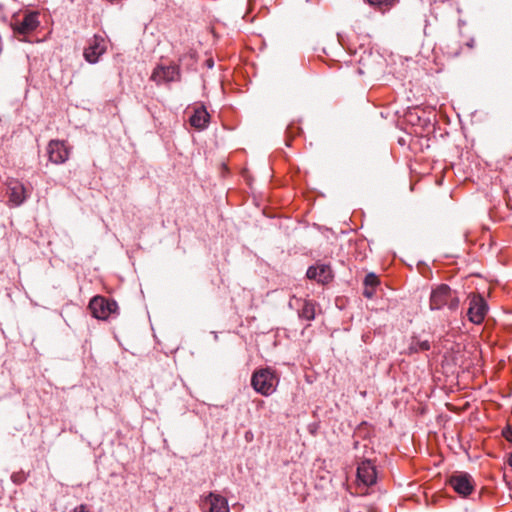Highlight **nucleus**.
<instances>
[{
    "label": "nucleus",
    "instance_id": "dca6fc26",
    "mask_svg": "<svg viewBox=\"0 0 512 512\" xmlns=\"http://www.w3.org/2000/svg\"><path fill=\"white\" fill-rule=\"evenodd\" d=\"M430 349V342L428 340H414L410 346L413 352L427 351Z\"/></svg>",
    "mask_w": 512,
    "mask_h": 512
},
{
    "label": "nucleus",
    "instance_id": "20e7f679",
    "mask_svg": "<svg viewBox=\"0 0 512 512\" xmlns=\"http://www.w3.org/2000/svg\"><path fill=\"white\" fill-rule=\"evenodd\" d=\"M488 309L486 300L480 294H472L469 297L467 316L473 324H481L488 313Z\"/></svg>",
    "mask_w": 512,
    "mask_h": 512
},
{
    "label": "nucleus",
    "instance_id": "f257e3e1",
    "mask_svg": "<svg viewBox=\"0 0 512 512\" xmlns=\"http://www.w3.org/2000/svg\"><path fill=\"white\" fill-rule=\"evenodd\" d=\"M459 297L456 291L447 284H439L432 288L429 298L430 310H441L447 308L449 311H456L459 307Z\"/></svg>",
    "mask_w": 512,
    "mask_h": 512
},
{
    "label": "nucleus",
    "instance_id": "f03ea898",
    "mask_svg": "<svg viewBox=\"0 0 512 512\" xmlns=\"http://www.w3.org/2000/svg\"><path fill=\"white\" fill-rule=\"evenodd\" d=\"M279 379L271 368H263L255 371L251 377V385L257 393L264 396L273 394Z\"/></svg>",
    "mask_w": 512,
    "mask_h": 512
},
{
    "label": "nucleus",
    "instance_id": "412c9836",
    "mask_svg": "<svg viewBox=\"0 0 512 512\" xmlns=\"http://www.w3.org/2000/svg\"><path fill=\"white\" fill-rule=\"evenodd\" d=\"M503 436L507 441L512 442V427L506 426L502 431Z\"/></svg>",
    "mask_w": 512,
    "mask_h": 512
},
{
    "label": "nucleus",
    "instance_id": "a211bd4d",
    "mask_svg": "<svg viewBox=\"0 0 512 512\" xmlns=\"http://www.w3.org/2000/svg\"><path fill=\"white\" fill-rule=\"evenodd\" d=\"M369 5L374 7H388L392 5L393 0H365Z\"/></svg>",
    "mask_w": 512,
    "mask_h": 512
},
{
    "label": "nucleus",
    "instance_id": "6ab92c4d",
    "mask_svg": "<svg viewBox=\"0 0 512 512\" xmlns=\"http://www.w3.org/2000/svg\"><path fill=\"white\" fill-rule=\"evenodd\" d=\"M11 480L15 484H20V483H22L25 480V476H24L23 473H13L11 475Z\"/></svg>",
    "mask_w": 512,
    "mask_h": 512
},
{
    "label": "nucleus",
    "instance_id": "4468645a",
    "mask_svg": "<svg viewBox=\"0 0 512 512\" xmlns=\"http://www.w3.org/2000/svg\"><path fill=\"white\" fill-rule=\"evenodd\" d=\"M209 114L207 110L202 106L194 110V113L190 117V124L198 130H203L209 123Z\"/></svg>",
    "mask_w": 512,
    "mask_h": 512
},
{
    "label": "nucleus",
    "instance_id": "f8f14e48",
    "mask_svg": "<svg viewBox=\"0 0 512 512\" xmlns=\"http://www.w3.org/2000/svg\"><path fill=\"white\" fill-rule=\"evenodd\" d=\"M306 276L308 279L315 280L321 284L329 283L333 278L332 269L330 265L327 264L310 266L307 270Z\"/></svg>",
    "mask_w": 512,
    "mask_h": 512
},
{
    "label": "nucleus",
    "instance_id": "39448f33",
    "mask_svg": "<svg viewBox=\"0 0 512 512\" xmlns=\"http://www.w3.org/2000/svg\"><path fill=\"white\" fill-rule=\"evenodd\" d=\"M449 485L462 497L470 495L475 487L472 476L467 472H455L448 479Z\"/></svg>",
    "mask_w": 512,
    "mask_h": 512
},
{
    "label": "nucleus",
    "instance_id": "393cba45",
    "mask_svg": "<svg viewBox=\"0 0 512 512\" xmlns=\"http://www.w3.org/2000/svg\"><path fill=\"white\" fill-rule=\"evenodd\" d=\"M468 46L473 47V41L469 42Z\"/></svg>",
    "mask_w": 512,
    "mask_h": 512
},
{
    "label": "nucleus",
    "instance_id": "4be33fe9",
    "mask_svg": "<svg viewBox=\"0 0 512 512\" xmlns=\"http://www.w3.org/2000/svg\"><path fill=\"white\" fill-rule=\"evenodd\" d=\"M72 512H90V510L87 505L81 504L75 507Z\"/></svg>",
    "mask_w": 512,
    "mask_h": 512
},
{
    "label": "nucleus",
    "instance_id": "2eb2a0df",
    "mask_svg": "<svg viewBox=\"0 0 512 512\" xmlns=\"http://www.w3.org/2000/svg\"><path fill=\"white\" fill-rule=\"evenodd\" d=\"M301 319L311 321L315 318V306L311 301H304L301 309L298 312Z\"/></svg>",
    "mask_w": 512,
    "mask_h": 512
},
{
    "label": "nucleus",
    "instance_id": "5701e85b",
    "mask_svg": "<svg viewBox=\"0 0 512 512\" xmlns=\"http://www.w3.org/2000/svg\"><path fill=\"white\" fill-rule=\"evenodd\" d=\"M206 62H207V66H208L209 68H212V67H213V64H214V63H213V60H212V59H208Z\"/></svg>",
    "mask_w": 512,
    "mask_h": 512
},
{
    "label": "nucleus",
    "instance_id": "b1692460",
    "mask_svg": "<svg viewBox=\"0 0 512 512\" xmlns=\"http://www.w3.org/2000/svg\"><path fill=\"white\" fill-rule=\"evenodd\" d=\"M508 464L512 467V452L509 454Z\"/></svg>",
    "mask_w": 512,
    "mask_h": 512
},
{
    "label": "nucleus",
    "instance_id": "aec40b11",
    "mask_svg": "<svg viewBox=\"0 0 512 512\" xmlns=\"http://www.w3.org/2000/svg\"><path fill=\"white\" fill-rule=\"evenodd\" d=\"M375 287L365 286L363 290L364 297L371 299L374 296Z\"/></svg>",
    "mask_w": 512,
    "mask_h": 512
},
{
    "label": "nucleus",
    "instance_id": "ddd939ff",
    "mask_svg": "<svg viewBox=\"0 0 512 512\" xmlns=\"http://www.w3.org/2000/svg\"><path fill=\"white\" fill-rule=\"evenodd\" d=\"M38 25V14L28 13L21 21H18L14 24V31L19 34H27L34 31Z\"/></svg>",
    "mask_w": 512,
    "mask_h": 512
},
{
    "label": "nucleus",
    "instance_id": "9b49d317",
    "mask_svg": "<svg viewBox=\"0 0 512 512\" xmlns=\"http://www.w3.org/2000/svg\"><path fill=\"white\" fill-rule=\"evenodd\" d=\"M376 468L370 460H364L357 467V479L365 486L376 483Z\"/></svg>",
    "mask_w": 512,
    "mask_h": 512
},
{
    "label": "nucleus",
    "instance_id": "423d86ee",
    "mask_svg": "<svg viewBox=\"0 0 512 512\" xmlns=\"http://www.w3.org/2000/svg\"><path fill=\"white\" fill-rule=\"evenodd\" d=\"M6 185L9 205L12 207L22 205L29 196L24 184L12 178L7 180Z\"/></svg>",
    "mask_w": 512,
    "mask_h": 512
},
{
    "label": "nucleus",
    "instance_id": "1a4fd4ad",
    "mask_svg": "<svg viewBox=\"0 0 512 512\" xmlns=\"http://www.w3.org/2000/svg\"><path fill=\"white\" fill-rule=\"evenodd\" d=\"M49 160L54 164H63L68 158L70 151L64 141L51 140L47 147Z\"/></svg>",
    "mask_w": 512,
    "mask_h": 512
},
{
    "label": "nucleus",
    "instance_id": "6e6552de",
    "mask_svg": "<svg viewBox=\"0 0 512 512\" xmlns=\"http://www.w3.org/2000/svg\"><path fill=\"white\" fill-rule=\"evenodd\" d=\"M106 48V40L102 36L95 35L84 50L85 60L91 64L97 63Z\"/></svg>",
    "mask_w": 512,
    "mask_h": 512
},
{
    "label": "nucleus",
    "instance_id": "7ed1b4c3",
    "mask_svg": "<svg viewBox=\"0 0 512 512\" xmlns=\"http://www.w3.org/2000/svg\"><path fill=\"white\" fill-rule=\"evenodd\" d=\"M89 309L93 317L99 320H106L116 313L118 305L114 300L103 296H95L90 300Z\"/></svg>",
    "mask_w": 512,
    "mask_h": 512
},
{
    "label": "nucleus",
    "instance_id": "f3484780",
    "mask_svg": "<svg viewBox=\"0 0 512 512\" xmlns=\"http://www.w3.org/2000/svg\"><path fill=\"white\" fill-rule=\"evenodd\" d=\"M378 283L379 280L374 273H369L364 278V286L376 287Z\"/></svg>",
    "mask_w": 512,
    "mask_h": 512
},
{
    "label": "nucleus",
    "instance_id": "9d476101",
    "mask_svg": "<svg viewBox=\"0 0 512 512\" xmlns=\"http://www.w3.org/2000/svg\"><path fill=\"white\" fill-rule=\"evenodd\" d=\"M202 508H207L209 512H230L227 499L214 492H210L204 497Z\"/></svg>",
    "mask_w": 512,
    "mask_h": 512
},
{
    "label": "nucleus",
    "instance_id": "0eeeda50",
    "mask_svg": "<svg viewBox=\"0 0 512 512\" xmlns=\"http://www.w3.org/2000/svg\"><path fill=\"white\" fill-rule=\"evenodd\" d=\"M180 69L178 65H157L151 75V80L157 84L178 81L180 79Z\"/></svg>",
    "mask_w": 512,
    "mask_h": 512
}]
</instances>
